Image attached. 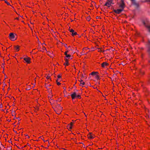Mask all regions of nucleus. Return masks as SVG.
<instances>
[{
	"mask_svg": "<svg viewBox=\"0 0 150 150\" xmlns=\"http://www.w3.org/2000/svg\"><path fill=\"white\" fill-rule=\"evenodd\" d=\"M88 137L89 139H93L95 137V136L92 133L90 132L88 135Z\"/></svg>",
	"mask_w": 150,
	"mask_h": 150,
	"instance_id": "nucleus-5",
	"label": "nucleus"
},
{
	"mask_svg": "<svg viewBox=\"0 0 150 150\" xmlns=\"http://www.w3.org/2000/svg\"><path fill=\"white\" fill-rule=\"evenodd\" d=\"M57 84L58 85H60L61 83H59V82H57Z\"/></svg>",
	"mask_w": 150,
	"mask_h": 150,
	"instance_id": "nucleus-20",
	"label": "nucleus"
},
{
	"mask_svg": "<svg viewBox=\"0 0 150 150\" xmlns=\"http://www.w3.org/2000/svg\"><path fill=\"white\" fill-rule=\"evenodd\" d=\"M146 27L147 28L149 31L150 32V25L147 26Z\"/></svg>",
	"mask_w": 150,
	"mask_h": 150,
	"instance_id": "nucleus-16",
	"label": "nucleus"
},
{
	"mask_svg": "<svg viewBox=\"0 0 150 150\" xmlns=\"http://www.w3.org/2000/svg\"><path fill=\"white\" fill-rule=\"evenodd\" d=\"M5 3H6L8 5H10V4L9 3H8V2H7V1H5Z\"/></svg>",
	"mask_w": 150,
	"mask_h": 150,
	"instance_id": "nucleus-24",
	"label": "nucleus"
},
{
	"mask_svg": "<svg viewBox=\"0 0 150 150\" xmlns=\"http://www.w3.org/2000/svg\"><path fill=\"white\" fill-rule=\"evenodd\" d=\"M125 5L123 0H121L120 3L119 4V7L121 9H123L125 7Z\"/></svg>",
	"mask_w": 150,
	"mask_h": 150,
	"instance_id": "nucleus-3",
	"label": "nucleus"
},
{
	"mask_svg": "<svg viewBox=\"0 0 150 150\" xmlns=\"http://www.w3.org/2000/svg\"><path fill=\"white\" fill-rule=\"evenodd\" d=\"M101 66L102 67L105 68V67L108 66V64L106 62H103L101 64Z\"/></svg>",
	"mask_w": 150,
	"mask_h": 150,
	"instance_id": "nucleus-9",
	"label": "nucleus"
},
{
	"mask_svg": "<svg viewBox=\"0 0 150 150\" xmlns=\"http://www.w3.org/2000/svg\"><path fill=\"white\" fill-rule=\"evenodd\" d=\"M64 65H65V66L68 65V62L67 60H66L64 64Z\"/></svg>",
	"mask_w": 150,
	"mask_h": 150,
	"instance_id": "nucleus-13",
	"label": "nucleus"
},
{
	"mask_svg": "<svg viewBox=\"0 0 150 150\" xmlns=\"http://www.w3.org/2000/svg\"><path fill=\"white\" fill-rule=\"evenodd\" d=\"M15 49L17 51H18L19 50L20 46L16 45L14 46Z\"/></svg>",
	"mask_w": 150,
	"mask_h": 150,
	"instance_id": "nucleus-12",
	"label": "nucleus"
},
{
	"mask_svg": "<svg viewBox=\"0 0 150 150\" xmlns=\"http://www.w3.org/2000/svg\"><path fill=\"white\" fill-rule=\"evenodd\" d=\"M60 108L61 109V107H60Z\"/></svg>",
	"mask_w": 150,
	"mask_h": 150,
	"instance_id": "nucleus-29",
	"label": "nucleus"
},
{
	"mask_svg": "<svg viewBox=\"0 0 150 150\" xmlns=\"http://www.w3.org/2000/svg\"><path fill=\"white\" fill-rule=\"evenodd\" d=\"M9 38L12 41H14L16 39L15 38V35L13 33H11L9 35Z\"/></svg>",
	"mask_w": 150,
	"mask_h": 150,
	"instance_id": "nucleus-2",
	"label": "nucleus"
},
{
	"mask_svg": "<svg viewBox=\"0 0 150 150\" xmlns=\"http://www.w3.org/2000/svg\"><path fill=\"white\" fill-rule=\"evenodd\" d=\"M50 76H47V79H50Z\"/></svg>",
	"mask_w": 150,
	"mask_h": 150,
	"instance_id": "nucleus-23",
	"label": "nucleus"
},
{
	"mask_svg": "<svg viewBox=\"0 0 150 150\" xmlns=\"http://www.w3.org/2000/svg\"><path fill=\"white\" fill-rule=\"evenodd\" d=\"M57 77L58 79H60L61 78V76L59 75H58L57 76Z\"/></svg>",
	"mask_w": 150,
	"mask_h": 150,
	"instance_id": "nucleus-22",
	"label": "nucleus"
},
{
	"mask_svg": "<svg viewBox=\"0 0 150 150\" xmlns=\"http://www.w3.org/2000/svg\"><path fill=\"white\" fill-rule=\"evenodd\" d=\"M69 30L70 32L71 33L72 36H74L77 34V33L75 32L74 30L73 29H71L70 28Z\"/></svg>",
	"mask_w": 150,
	"mask_h": 150,
	"instance_id": "nucleus-4",
	"label": "nucleus"
},
{
	"mask_svg": "<svg viewBox=\"0 0 150 150\" xmlns=\"http://www.w3.org/2000/svg\"><path fill=\"white\" fill-rule=\"evenodd\" d=\"M98 72H92L91 74V75H94L96 74V73H97Z\"/></svg>",
	"mask_w": 150,
	"mask_h": 150,
	"instance_id": "nucleus-14",
	"label": "nucleus"
},
{
	"mask_svg": "<svg viewBox=\"0 0 150 150\" xmlns=\"http://www.w3.org/2000/svg\"><path fill=\"white\" fill-rule=\"evenodd\" d=\"M16 19H17V20H18V18H16Z\"/></svg>",
	"mask_w": 150,
	"mask_h": 150,
	"instance_id": "nucleus-27",
	"label": "nucleus"
},
{
	"mask_svg": "<svg viewBox=\"0 0 150 150\" xmlns=\"http://www.w3.org/2000/svg\"><path fill=\"white\" fill-rule=\"evenodd\" d=\"M66 57L67 58H70L71 57V55L70 54H67Z\"/></svg>",
	"mask_w": 150,
	"mask_h": 150,
	"instance_id": "nucleus-18",
	"label": "nucleus"
},
{
	"mask_svg": "<svg viewBox=\"0 0 150 150\" xmlns=\"http://www.w3.org/2000/svg\"><path fill=\"white\" fill-rule=\"evenodd\" d=\"M68 52V51H66V52H65V53H64V54H65V55L66 56H67V55L68 54H67V52Z\"/></svg>",
	"mask_w": 150,
	"mask_h": 150,
	"instance_id": "nucleus-19",
	"label": "nucleus"
},
{
	"mask_svg": "<svg viewBox=\"0 0 150 150\" xmlns=\"http://www.w3.org/2000/svg\"><path fill=\"white\" fill-rule=\"evenodd\" d=\"M95 78L96 79H98L99 78V76L98 75H96V76Z\"/></svg>",
	"mask_w": 150,
	"mask_h": 150,
	"instance_id": "nucleus-21",
	"label": "nucleus"
},
{
	"mask_svg": "<svg viewBox=\"0 0 150 150\" xmlns=\"http://www.w3.org/2000/svg\"><path fill=\"white\" fill-rule=\"evenodd\" d=\"M76 95L75 93H74L71 95V96L72 99H74L76 97Z\"/></svg>",
	"mask_w": 150,
	"mask_h": 150,
	"instance_id": "nucleus-10",
	"label": "nucleus"
},
{
	"mask_svg": "<svg viewBox=\"0 0 150 150\" xmlns=\"http://www.w3.org/2000/svg\"><path fill=\"white\" fill-rule=\"evenodd\" d=\"M73 125V123L72 122H71L70 124L68 125L67 126V127L68 129L69 130H71L72 128V126Z\"/></svg>",
	"mask_w": 150,
	"mask_h": 150,
	"instance_id": "nucleus-8",
	"label": "nucleus"
},
{
	"mask_svg": "<svg viewBox=\"0 0 150 150\" xmlns=\"http://www.w3.org/2000/svg\"><path fill=\"white\" fill-rule=\"evenodd\" d=\"M61 112H62V110H60L59 111H56V113L58 114H60L61 113Z\"/></svg>",
	"mask_w": 150,
	"mask_h": 150,
	"instance_id": "nucleus-15",
	"label": "nucleus"
},
{
	"mask_svg": "<svg viewBox=\"0 0 150 150\" xmlns=\"http://www.w3.org/2000/svg\"><path fill=\"white\" fill-rule=\"evenodd\" d=\"M98 52H102V50L100 49H99V50H98Z\"/></svg>",
	"mask_w": 150,
	"mask_h": 150,
	"instance_id": "nucleus-25",
	"label": "nucleus"
},
{
	"mask_svg": "<svg viewBox=\"0 0 150 150\" xmlns=\"http://www.w3.org/2000/svg\"><path fill=\"white\" fill-rule=\"evenodd\" d=\"M79 81L80 82V86H83L85 84V82L83 81V80L81 79Z\"/></svg>",
	"mask_w": 150,
	"mask_h": 150,
	"instance_id": "nucleus-11",
	"label": "nucleus"
},
{
	"mask_svg": "<svg viewBox=\"0 0 150 150\" xmlns=\"http://www.w3.org/2000/svg\"><path fill=\"white\" fill-rule=\"evenodd\" d=\"M148 51L149 53H150V48H149L148 50Z\"/></svg>",
	"mask_w": 150,
	"mask_h": 150,
	"instance_id": "nucleus-26",
	"label": "nucleus"
},
{
	"mask_svg": "<svg viewBox=\"0 0 150 150\" xmlns=\"http://www.w3.org/2000/svg\"><path fill=\"white\" fill-rule=\"evenodd\" d=\"M76 97L77 98H81V96L80 95H76Z\"/></svg>",
	"mask_w": 150,
	"mask_h": 150,
	"instance_id": "nucleus-17",
	"label": "nucleus"
},
{
	"mask_svg": "<svg viewBox=\"0 0 150 150\" xmlns=\"http://www.w3.org/2000/svg\"><path fill=\"white\" fill-rule=\"evenodd\" d=\"M24 60L27 63L29 64L30 63V58L29 57H27V58H24Z\"/></svg>",
	"mask_w": 150,
	"mask_h": 150,
	"instance_id": "nucleus-7",
	"label": "nucleus"
},
{
	"mask_svg": "<svg viewBox=\"0 0 150 150\" xmlns=\"http://www.w3.org/2000/svg\"><path fill=\"white\" fill-rule=\"evenodd\" d=\"M123 10H122V9H117L116 10H114V11L116 13H117V14H119Z\"/></svg>",
	"mask_w": 150,
	"mask_h": 150,
	"instance_id": "nucleus-6",
	"label": "nucleus"
},
{
	"mask_svg": "<svg viewBox=\"0 0 150 150\" xmlns=\"http://www.w3.org/2000/svg\"><path fill=\"white\" fill-rule=\"evenodd\" d=\"M64 88V90H65L66 89V88Z\"/></svg>",
	"mask_w": 150,
	"mask_h": 150,
	"instance_id": "nucleus-28",
	"label": "nucleus"
},
{
	"mask_svg": "<svg viewBox=\"0 0 150 150\" xmlns=\"http://www.w3.org/2000/svg\"><path fill=\"white\" fill-rule=\"evenodd\" d=\"M113 2V0H107L105 6H106L108 7H110L112 4H114V3Z\"/></svg>",
	"mask_w": 150,
	"mask_h": 150,
	"instance_id": "nucleus-1",
	"label": "nucleus"
}]
</instances>
